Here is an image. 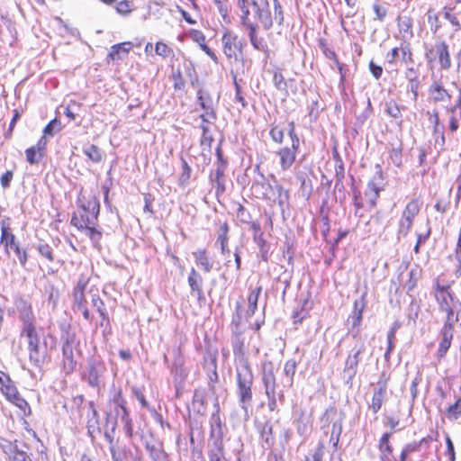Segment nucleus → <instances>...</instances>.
Returning <instances> with one entry per match:
<instances>
[{
	"instance_id": "f257e3e1",
	"label": "nucleus",
	"mask_w": 461,
	"mask_h": 461,
	"mask_svg": "<svg viewBox=\"0 0 461 461\" xmlns=\"http://www.w3.org/2000/svg\"><path fill=\"white\" fill-rule=\"evenodd\" d=\"M81 209L78 213L73 214L71 224L79 230L85 231L86 235H87L95 246H96L102 238L101 231L95 229V221L100 211L98 199L96 197L89 199L81 206Z\"/></svg>"
},
{
	"instance_id": "f03ea898",
	"label": "nucleus",
	"mask_w": 461,
	"mask_h": 461,
	"mask_svg": "<svg viewBox=\"0 0 461 461\" xmlns=\"http://www.w3.org/2000/svg\"><path fill=\"white\" fill-rule=\"evenodd\" d=\"M238 6L241 13L245 14L248 13V8L252 6L255 16L262 24L265 30H269L274 22H276L279 25L284 21V15L282 11V5L277 0L274 2V14L270 10V5L268 0H237Z\"/></svg>"
},
{
	"instance_id": "7ed1b4c3",
	"label": "nucleus",
	"mask_w": 461,
	"mask_h": 461,
	"mask_svg": "<svg viewBox=\"0 0 461 461\" xmlns=\"http://www.w3.org/2000/svg\"><path fill=\"white\" fill-rule=\"evenodd\" d=\"M434 297L439 310L447 314L445 324L461 327V302L449 290V286L437 284Z\"/></svg>"
},
{
	"instance_id": "20e7f679",
	"label": "nucleus",
	"mask_w": 461,
	"mask_h": 461,
	"mask_svg": "<svg viewBox=\"0 0 461 461\" xmlns=\"http://www.w3.org/2000/svg\"><path fill=\"white\" fill-rule=\"evenodd\" d=\"M237 372V385L240 402L242 404V409L247 411V405L250 404L252 401V384L253 374L248 360L244 357H240L236 366Z\"/></svg>"
},
{
	"instance_id": "39448f33",
	"label": "nucleus",
	"mask_w": 461,
	"mask_h": 461,
	"mask_svg": "<svg viewBox=\"0 0 461 461\" xmlns=\"http://www.w3.org/2000/svg\"><path fill=\"white\" fill-rule=\"evenodd\" d=\"M288 135L292 141L291 148L284 147L277 151V155L280 158V167L285 171L289 169L294 164L300 145V140L295 132L294 122L288 123Z\"/></svg>"
},
{
	"instance_id": "423d86ee",
	"label": "nucleus",
	"mask_w": 461,
	"mask_h": 461,
	"mask_svg": "<svg viewBox=\"0 0 461 461\" xmlns=\"http://www.w3.org/2000/svg\"><path fill=\"white\" fill-rule=\"evenodd\" d=\"M420 203L418 199H412L406 205L399 221L398 238L405 237L411 230L413 219L420 212Z\"/></svg>"
},
{
	"instance_id": "0eeeda50",
	"label": "nucleus",
	"mask_w": 461,
	"mask_h": 461,
	"mask_svg": "<svg viewBox=\"0 0 461 461\" xmlns=\"http://www.w3.org/2000/svg\"><path fill=\"white\" fill-rule=\"evenodd\" d=\"M223 52L226 57L230 59L237 60L239 56L241 54L243 44L239 40L238 36L230 32L227 31L224 32L222 39Z\"/></svg>"
},
{
	"instance_id": "6e6552de",
	"label": "nucleus",
	"mask_w": 461,
	"mask_h": 461,
	"mask_svg": "<svg viewBox=\"0 0 461 461\" xmlns=\"http://www.w3.org/2000/svg\"><path fill=\"white\" fill-rule=\"evenodd\" d=\"M437 56L440 68L447 70L451 68V59L448 47L445 41L437 42L433 49L426 52V59L428 62H431L434 57Z\"/></svg>"
},
{
	"instance_id": "1a4fd4ad",
	"label": "nucleus",
	"mask_w": 461,
	"mask_h": 461,
	"mask_svg": "<svg viewBox=\"0 0 461 461\" xmlns=\"http://www.w3.org/2000/svg\"><path fill=\"white\" fill-rule=\"evenodd\" d=\"M113 401L115 405L116 418L120 419L124 424L127 434L131 437L132 435L131 420L129 417L128 411L124 405L125 402L120 391L114 394Z\"/></svg>"
},
{
	"instance_id": "9d476101",
	"label": "nucleus",
	"mask_w": 461,
	"mask_h": 461,
	"mask_svg": "<svg viewBox=\"0 0 461 461\" xmlns=\"http://www.w3.org/2000/svg\"><path fill=\"white\" fill-rule=\"evenodd\" d=\"M241 20L242 23L249 29V37L252 46L258 50L267 51V45L266 41L262 38L258 37L257 25L253 24L249 20V8H248L246 14L241 13Z\"/></svg>"
},
{
	"instance_id": "9b49d317",
	"label": "nucleus",
	"mask_w": 461,
	"mask_h": 461,
	"mask_svg": "<svg viewBox=\"0 0 461 461\" xmlns=\"http://www.w3.org/2000/svg\"><path fill=\"white\" fill-rule=\"evenodd\" d=\"M252 191L258 198L276 201V189L265 180L263 175L260 179L256 180L252 185Z\"/></svg>"
},
{
	"instance_id": "f8f14e48",
	"label": "nucleus",
	"mask_w": 461,
	"mask_h": 461,
	"mask_svg": "<svg viewBox=\"0 0 461 461\" xmlns=\"http://www.w3.org/2000/svg\"><path fill=\"white\" fill-rule=\"evenodd\" d=\"M104 367L101 363L95 360L88 361L87 372L86 375L87 383L93 387H98L100 385V378L104 374Z\"/></svg>"
},
{
	"instance_id": "ddd939ff",
	"label": "nucleus",
	"mask_w": 461,
	"mask_h": 461,
	"mask_svg": "<svg viewBox=\"0 0 461 461\" xmlns=\"http://www.w3.org/2000/svg\"><path fill=\"white\" fill-rule=\"evenodd\" d=\"M14 304L19 313V318L23 324L31 321H35V317L32 310V305L24 298H16Z\"/></svg>"
},
{
	"instance_id": "4468645a",
	"label": "nucleus",
	"mask_w": 461,
	"mask_h": 461,
	"mask_svg": "<svg viewBox=\"0 0 461 461\" xmlns=\"http://www.w3.org/2000/svg\"><path fill=\"white\" fill-rule=\"evenodd\" d=\"M0 243L5 247L7 253L9 249H14L15 247L19 246L16 242L15 236L12 233L8 223L5 220L1 221Z\"/></svg>"
},
{
	"instance_id": "2eb2a0df",
	"label": "nucleus",
	"mask_w": 461,
	"mask_h": 461,
	"mask_svg": "<svg viewBox=\"0 0 461 461\" xmlns=\"http://www.w3.org/2000/svg\"><path fill=\"white\" fill-rule=\"evenodd\" d=\"M365 350V346L362 343L353 355H349L346 360L344 373L349 379H352L357 374V366L359 362V355Z\"/></svg>"
},
{
	"instance_id": "dca6fc26",
	"label": "nucleus",
	"mask_w": 461,
	"mask_h": 461,
	"mask_svg": "<svg viewBox=\"0 0 461 461\" xmlns=\"http://www.w3.org/2000/svg\"><path fill=\"white\" fill-rule=\"evenodd\" d=\"M21 336L27 339L28 348H35L39 346L40 339L37 333L35 321L23 323L21 330Z\"/></svg>"
},
{
	"instance_id": "f3484780",
	"label": "nucleus",
	"mask_w": 461,
	"mask_h": 461,
	"mask_svg": "<svg viewBox=\"0 0 461 461\" xmlns=\"http://www.w3.org/2000/svg\"><path fill=\"white\" fill-rule=\"evenodd\" d=\"M258 429L260 434V438L262 439V447L265 448H269L274 444V437H273V427L272 424L268 421L264 423L257 424Z\"/></svg>"
},
{
	"instance_id": "a211bd4d",
	"label": "nucleus",
	"mask_w": 461,
	"mask_h": 461,
	"mask_svg": "<svg viewBox=\"0 0 461 461\" xmlns=\"http://www.w3.org/2000/svg\"><path fill=\"white\" fill-rule=\"evenodd\" d=\"M454 327L455 325L444 324V327L442 329V339L439 343L438 348V355L440 357H443L447 353L451 345Z\"/></svg>"
},
{
	"instance_id": "6ab92c4d",
	"label": "nucleus",
	"mask_w": 461,
	"mask_h": 461,
	"mask_svg": "<svg viewBox=\"0 0 461 461\" xmlns=\"http://www.w3.org/2000/svg\"><path fill=\"white\" fill-rule=\"evenodd\" d=\"M110 453L112 456L113 461H131L132 457V453L131 449L126 446L116 447L115 445H111L109 447Z\"/></svg>"
},
{
	"instance_id": "aec40b11",
	"label": "nucleus",
	"mask_w": 461,
	"mask_h": 461,
	"mask_svg": "<svg viewBox=\"0 0 461 461\" xmlns=\"http://www.w3.org/2000/svg\"><path fill=\"white\" fill-rule=\"evenodd\" d=\"M187 282L193 294H195L197 296L203 294V278L194 268L191 269Z\"/></svg>"
},
{
	"instance_id": "412c9836",
	"label": "nucleus",
	"mask_w": 461,
	"mask_h": 461,
	"mask_svg": "<svg viewBox=\"0 0 461 461\" xmlns=\"http://www.w3.org/2000/svg\"><path fill=\"white\" fill-rule=\"evenodd\" d=\"M385 393L386 390L384 386H379L378 388L375 389L371 403L369 404V409L373 411V413H377L381 409L384 401Z\"/></svg>"
},
{
	"instance_id": "4be33fe9",
	"label": "nucleus",
	"mask_w": 461,
	"mask_h": 461,
	"mask_svg": "<svg viewBox=\"0 0 461 461\" xmlns=\"http://www.w3.org/2000/svg\"><path fill=\"white\" fill-rule=\"evenodd\" d=\"M209 461H228L225 457V452L222 441L217 439L208 451Z\"/></svg>"
},
{
	"instance_id": "5701e85b",
	"label": "nucleus",
	"mask_w": 461,
	"mask_h": 461,
	"mask_svg": "<svg viewBox=\"0 0 461 461\" xmlns=\"http://www.w3.org/2000/svg\"><path fill=\"white\" fill-rule=\"evenodd\" d=\"M429 95L435 102H447L451 98L448 92L437 82L433 83L429 87Z\"/></svg>"
},
{
	"instance_id": "b1692460",
	"label": "nucleus",
	"mask_w": 461,
	"mask_h": 461,
	"mask_svg": "<svg viewBox=\"0 0 461 461\" xmlns=\"http://www.w3.org/2000/svg\"><path fill=\"white\" fill-rule=\"evenodd\" d=\"M198 99L200 105L205 111L204 113L201 114V118L204 122H212L216 119V115L211 106V102L206 101L203 96V91H198Z\"/></svg>"
},
{
	"instance_id": "393cba45",
	"label": "nucleus",
	"mask_w": 461,
	"mask_h": 461,
	"mask_svg": "<svg viewBox=\"0 0 461 461\" xmlns=\"http://www.w3.org/2000/svg\"><path fill=\"white\" fill-rule=\"evenodd\" d=\"M132 47V43L130 41L115 44L112 47V50L110 51L108 57L114 59H122L124 56H126Z\"/></svg>"
},
{
	"instance_id": "a878e982",
	"label": "nucleus",
	"mask_w": 461,
	"mask_h": 461,
	"mask_svg": "<svg viewBox=\"0 0 461 461\" xmlns=\"http://www.w3.org/2000/svg\"><path fill=\"white\" fill-rule=\"evenodd\" d=\"M146 449L148 450L149 456L153 461H168L167 455L164 451L161 444H146Z\"/></svg>"
},
{
	"instance_id": "bb28decb",
	"label": "nucleus",
	"mask_w": 461,
	"mask_h": 461,
	"mask_svg": "<svg viewBox=\"0 0 461 461\" xmlns=\"http://www.w3.org/2000/svg\"><path fill=\"white\" fill-rule=\"evenodd\" d=\"M194 260L197 266L201 267L204 272H210L212 269V263L210 261L204 249H198L194 252Z\"/></svg>"
},
{
	"instance_id": "cd10ccee",
	"label": "nucleus",
	"mask_w": 461,
	"mask_h": 461,
	"mask_svg": "<svg viewBox=\"0 0 461 461\" xmlns=\"http://www.w3.org/2000/svg\"><path fill=\"white\" fill-rule=\"evenodd\" d=\"M382 188L375 183V178L368 182L365 194L368 198V203L372 207L376 205V200Z\"/></svg>"
},
{
	"instance_id": "c85d7f7f",
	"label": "nucleus",
	"mask_w": 461,
	"mask_h": 461,
	"mask_svg": "<svg viewBox=\"0 0 461 461\" xmlns=\"http://www.w3.org/2000/svg\"><path fill=\"white\" fill-rule=\"evenodd\" d=\"M262 287L257 286L253 290H251L249 298H248V310L247 314L249 316H252L255 314L257 309H258V301L259 298V295L261 294Z\"/></svg>"
},
{
	"instance_id": "c756f323",
	"label": "nucleus",
	"mask_w": 461,
	"mask_h": 461,
	"mask_svg": "<svg viewBox=\"0 0 461 461\" xmlns=\"http://www.w3.org/2000/svg\"><path fill=\"white\" fill-rule=\"evenodd\" d=\"M391 433H384L379 442V449L383 461H391L389 456L392 454V447L389 443Z\"/></svg>"
},
{
	"instance_id": "7c9ffc66",
	"label": "nucleus",
	"mask_w": 461,
	"mask_h": 461,
	"mask_svg": "<svg viewBox=\"0 0 461 461\" xmlns=\"http://www.w3.org/2000/svg\"><path fill=\"white\" fill-rule=\"evenodd\" d=\"M63 357H64V369L67 373H70L74 370L76 366V363L73 359V350L72 348L66 344L63 346Z\"/></svg>"
},
{
	"instance_id": "2f4dec72",
	"label": "nucleus",
	"mask_w": 461,
	"mask_h": 461,
	"mask_svg": "<svg viewBox=\"0 0 461 461\" xmlns=\"http://www.w3.org/2000/svg\"><path fill=\"white\" fill-rule=\"evenodd\" d=\"M263 383L267 397H274L276 391V379L272 371L264 372Z\"/></svg>"
},
{
	"instance_id": "473e14b6",
	"label": "nucleus",
	"mask_w": 461,
	"mask_h": 461,
	"mask_svg": "<svg viewBox=\"0 0 461 461\" xmlns=\"http://www.w3.org/2000/svg\"><path fill=\"white\" fill-rule=\"evenodd\" d=\"M400 56H401L402 60H405L407 56L411 59V53L410 52V50L407 47H402L401 49L393 48L391 50V52L387 53L386 59H387V61L392 64Z\"/></svg>"
},
{
	"instance_id": "72a5a7b5",
	"label": "nucleus",
	"mask_w": 461,
	"mask_h": 461,
	"mask_svg": "<svg viewBox=\"0 0 461 461\" xmlns=\"http://www.w3.org/2000/svg\"><path fill=\"white\" fill-rule=\"evenodd\" d=\"M297 363L294 359H289L285 363L284 366V374L288 378L287 385L289 387L293 386L294 384V376L296 372Z\"/></svg>"
},
{
	"instance_id": "f704fd0d",
	"label": "nucleus",
	"mask_w": 461,
	"mask_h": 461,
	"mask_svg": "<svg viewBox=\"0 0 461 461\" xmlns=\"http://www.w3.org/2000/svg\"><path fill=\"white\" fill-rule=\"evenodd\" d=\"M84 154L93 162L98 163L102 160L103 155L100 149L95 145H90L83 149Z\"/></svg>"
},
{
	"instance_id": "c9c22d12",
	"label": "nucleus",
	"mask_w": 461,
	"mask_h": 461,
	"mask_svg": "<svg viewBox=\"0 0 461 461\" xmlns=\"http://www.w3.org/2000/svg\"><path fill=\"white\" fill-rule=\"evenodd\" d=\"M217 243L221 244V253L224 254L227 250L228 243V225L222 224L218 232Z\"/></svg>"
},
{
	"instance_id": "e433bc0d",
	"label": "nucleus",
	"mask_w": 461,
	"mask_h": 461,
	"mask_svg": "<svg viewBox=\"0 0 461 461\" xmlns=\"http://www.w3.org/2000/svg\"><path fill=\"white\" fill-rule=\"evenodd\" d=\"M26 159L32 164H38L43 158V154L36 149V147H31L25 150Z\"/></svg>"
},
{
	"instance_id": "4c0bfd02",
	"label": "nucleus",
	"mask_w": 461,
	"mask_h": 461,
	"mask_svg": "<svg viewBox=\"0 0 461 461\" xmlns=\"http://www.w3.org/2000/svg\"><path fill=\"white\" fill-rule=\"evenodd\" d=\"M61 129V122L57 119H54L46 125V127L43 130V134L45 136H54L55 134L59 132Z\"/></svg>"
},
{
	"instance_id": "58836bf2",
	"label": "nucleus",
	"mask_w": 461,
	"mask_h": 461,
	"mask_svg": "<svg viewBox=\"0 0 461 461\" xmlns=\"http://www.w3.org/2000/svg\"><path fill=\"white\" fill-rule=\"evenodd\" d=\"M73 297H74V303H75L76 309L82 312V314L86 320H89L90 313L85 305V303H86L85 295L84 294L80 295V297H79L80 299H77V295H73Z\"/></svg>"
},
{
	"instance_id": "ea45409f",
	"label": "nucleus",
	"mask_w": 461,
	"mask_h": 461,
	"mask_svg": "<svg viewBox=\"0 0 461 461\" xmlns=\"http://www.w3.org/2000/svg\"><path fill=\"white\" fill-rule=\"evenodd\" d=\"M385 106V112L390 117L393 119H400L402 117L401 108L394 101L387 102Z\"/></svg>"
},
{
	"instance_id": "a19ab883",
	"label": "nucleus",
	"mask_w": 461,
	"mask_h": 461,
	"mask_svg": "<svg viewBox=\"0 0 461 461\" xmlns=\"http://www.w3.org/2000/svg\"><path fill=\"white\" fill-rule=\"evenodd\" d=\"M6 384H5L1 387V391L9 401H12L13 399H15L19 393L11 379L9 380V383Z\"/></svg>"
},
{
	"instance_id": "79ce46f5",
	"label": "nucleus",
	"mask_w": 461,
	"mask_h": 461,
	"mask_svg": "<svg viewBox=\"0 0 461 461\" xmlns=\"http://www.w3.org/2000/svg\"><path fill=\"white\" fill-rule=\"evenodd\" d=\"M38 251L41 257L45 258L49 262H52L54 260L53 251L49 244L40 242L38 244Z\"/></svg>"
},
{
	"instance_id": "37998d69",
	"label": "nucleus",
	"mask_w": 461,
	"mask_h": 461,
	"mask_svg": "<svg viewBox=\"0 0 461 461\" xmlns=\"http://www.w3.org/2000/svg\"><path fill=\"white\" fill-rule=\"evenodd\" d=\"M155 52L160 57L167 58L173 54V50L166 43L158 41L156 43Z\"/></svg>"
},
{
	"instance_id": "c03bdc74",
	"label": "nucleus",
	"mask_w": 461,
	"mask_h": 461,
	"mask_svg": "<svg viewBox=\"0 0 461 461\" xmlns=\"http://www.w3.org/2000/svg\"><path fill=\"white\" fill-rule=\"evenodd\" d=\"M428 22L430 25V30L434 33H436L440 28V24L438 23V16L433 10H429L427 13Z\"/></svg>"
},
{
	"instance_id": "a18cd8bd",
	"label": "nucleus",
	"mask_w": 461,
	"mask_h": 461,
	"mask_svg": "<svg viewBox=\"0 0 461 461\" xmlns=\"http://www.w3.org/2000/svg\"><path fill=\"white\" fill-rule=\"evenodd\" d=\"M405 77L411 82V91L417 95V88H418V83H417V72L414 68H410L405 72Z\"/></svg>"
},
{
	"instance_id": "49530a36",
	"label": "nucleus",
	"mask_w": 461,
	"mask_h": 461,
	"mask_svg": "<svg viewBox=\"0 0 461 461\" xmlns=\"http://www.w3.org/2000/svg\"><path fill=\"white\" fill-rule=\"evenodd\" d=\"M276 200L278 201L279 205H283L289 199V193L284 189L281 185H276Z\"/></svg>"
},
{
	"instance_id": "de8ad7c7",
	"label": "nucleus",
	"mask_w": 461,
	"mask_h": 461,
	"mask_svg": "<svg viewBox=\"0 0 461 461\" xmlns=\"http://www.w3.org/2000/svg\"><path fill=\"white\" fill-rule=\"evenodd\" d=\"M191 38L193 39L194 41L197 42L200 45L201 49L204 52H206L207 50H210V48L205 44V37L203 34V32H201L199 31H194L191 34Z\"/></svg>"
},
{
	"instance_id": "09e8293b",
	"label": "nucleus",
	"mask_w": 461,
	"mask_h": 461,
	"mask_svg": "<svg viewBox=\"0 0 461 461\" xmlns=\"http://www.w3.org/2000/svg\"><path fill=\"white\" fill-rule=\"evenodd\" d=\"M89 405H90V411L92 413V417L89 418V420L87 421V428H88V431L91 432V429L94 430L98 426V412L94 408V405L92 402H90Z\"/></svg>"
},
{
	"instance_id": "8fccbe9b",
	"label": "nucleus",
	"mask_w": 461,
	"mask_h": 461,
	"mask_svg": "<svg viewBox=\"0 0 461 461\" xmlns=\"http://www.w3.org/2000/svg\"><path fill=\"white\" fill-rule=\"evenodd\" d=\"M273 81L275 86L281 91H286L287 85L283 77V75L279 72H275L273 76Z\"/></svg>"
},
{
	"instance_id": "3c124183",
	"label": "nucleus",
	"mask_w": 461,
	"mask_h": 461,
	"mask_svg": "<svg viewBox=\"0 0 461 461\" xmlns=\"http://www.w3.org/2000/svg\"><path fill=\"white\" fill-rule=\"evenodd\" d=\"M29 358L30 361L32 362L36 366H40L41 358L39 352V346L38 347H29Z\"/></svg>"
},
{
	"instance_id": "603ef678",
	"label": "nucleus",
	"mask_w": 461,
	"mask_h": 461,
	"mask_svg": "<svg viewBox=\"0 0 461 461\" xmlns=\"http://www.w3.org/2000/svg\"><path fill=\"white\" fill-rule=\"evenodd\" d=\"M88 284V279L85 276H81L74 289L73 295H77V299H80V295L84 294V291Z\"/></svg>"
},
{
	"instance_id": "864d4df0",
	"label": "nucleus",
	"mask_w": 461,
	"mask_h": 461,
	"mask_svg": "<svg viewBox=\"0 0 461 461\" xmlns=\"http://www.w3.org/2000/svg\"><path fill=\"white\" fill-rule=\"evenodd\" d=\"M272 140L276 142V143H279L281 144L284 140V136H285V132L284 131L279 128L278 126H275L273 127L271 130H270V132H269Z\"/></svg>"
},
{
	"instance_id": "5fc2aeb1",
	"label": "nucleus",
	"mask_w": 461,
	"mask_h": 461,
	"mask_svg": "<svg viewBox=\"0 0 461 461\" xmlns=\"http://www.w3.org/2000/svg\"><path fill=\"white\" fill-rule=\"evenodd\" d=\"M460 414H461V406L459 405L458 402H456L453 405H450L447 408V415L448 419H452V420L457 419Z\"/></svg>"
},
{
	"instance_id": "6e6d98bb",
	"label": "nucleus",
	"mask_w": 461,
	"mask_h": 461,
	"mask_svg": "<svg viewBox=\"0 0 461 461\" xmlns=\"http://www.w3.org/2000/svg\"><path fill=\"white\" fill-rule=\"evenodd\" d=\"M14 178V172L12 170H8L4 173L0 177V184L4 189H7L11 185V182Z\"/></svg>"
},
{
	"instance_id": "4d7b16f0",
	"label": "nucleus",
	"mask_w": 461,
	"mask_h": 461,
	"mask_svg": "<svg viewBox=\"0 0 461 461\" xmlns=\"http://www.w3.org/2000/svg\"><path fill=\"white\" fill-rule=\"evenodd\" d=\"M116 12L121 15H128L131 12L130 3L126 0L119 2L116 5Z\"/></svg>"
},
{
	"instance_id": "13d9d810",
	"label": "nucleus",
	"mask_w": 461,
	"mask_h": 461,
	"mask_svg": "<svg viewBox=\"0 0 461 461\" xmlns=\"http://www.w3.org/2000/svg\"><path fill=\"white\" fill-rule=\"evenodd\" d=\"M11 461H31L28 460L27 454L23 451L15 448L12 455L8 456Z\"/></svg>"
},
{
	"instance_id": "bf43d9fd",
	"label": "nucleus",
	"mask_w": 461,
	"mask_h": 461,
	"mask_svg": "<svg viewBox=\"0 0 461 461\" xmlns=\"http://www.w3.org/2000/svg\"><path fill=\"white\" fill-rule=\"evenodd\" d=\"M14 404H15L20 410H22L24 413L26 412V410H30L28 402L22 398L20 395H17L15 399H13L10 401Z\"/></svg>"
},
{
	"instance_id": "052dcab7",
	"label": "nucleus",
	"mask_w": 461,
	"mask_h": 461,
	"mask_svg": "<svg viewBox=\"0 0 461 461\" xmlns=\"http://www.w3.org/2000/svg\"><path fill=\"white\" fill-rule=\"evenodd\" d=\"M444 17L450 22V23L455 27V31H459L461 29V25L457 18L450 13V10H446L444 12Z\"/></svg>"
},
{
	"instance_id": "680f3d73",
	"label": "nucleus",
	"mask_w": 461,
	"mask_h": 461,
	"mask_svg": "<svg viewBox=\"0 0 461 461\" xmlns=\"http://www.w3.org/2000/svg\"><path fill=\"white\" fill-rule=\"evenodd\" d=\"M366 293H364L359 300L355 301L354 303V312L363 313V311L366 307Z\"/></svg>"
},
{
	"instance_id": "e2e57ef3",
	"label": "nucleus",
	"mask_w": 461,
	"mask_h": 461,
	"mask_svg": "<svg viewBox=\"0 0 461 461\" xmlns=\"http://www.w3.org/2000/svg\"><path fill=\"white\" fill-rule=\"evenodd\" d=\"M213 2H214V4L217 6L220 14L223 18H226L228 16V14H229V8L225 5L224 0H213Z\"/></svg>"
},
{
	"instance_id": "0e129e2a",
	"label": "nucleus",
	"mask_w": 461,
	"mask_h": 461,
	"mask_svg": "<svg viewBox=\"0 0 461 461\" xmlns=\"http://www.w3.org/2000/svg\"><path fill=\"white\" fill-rule=\"evenodd\" d=\"M13 250L15 252V254H16V256L18 258V260L21 263V265L24 266L26 264V262H27V253H26V251L21 250L19 246L15 247Z\"/></svg>"
},
{
	"instance_id": "69168bd1",
	"label": "nucleus",
	"mask_w": 461,
	"mask_h": 461,
	"mask_svg": "<svg viewBox=\"0 0 461 461\" xmlns=\"http://www.w3.org/2000/svg\"><path fill=\"white\" fill-rule=\"evenodd\" d=\"M324 455V445L323 443H319L313 456H312V461H322V457Z\"/></svg>"
},
{
	"instance_id": "338daca9",
	"label": "nucleus",
	"mask_w": 461,
	"mask_h": 461,
	"mask_svg": "<svg viewBox=\"0 0 461 461\" xmlns=\"http://www.w3.org/2000/svg\"><path fill=\"white\" fill-rule=\"evenodd\" d=\"M400 30L404 32H411V23L409 18L404 17L399 22Z\"/></svg>"
},
{
	"instance_id": "774afa93",
	"label": "nucleus",
	"mask_w": 461,
	"mask_h": 461,
	"mask_svg": "<svg viewBox=\"0 0 461 461\" xmlns=\"http://www.w3.org/2000/svg\"><path fill=\"white\" fill-rule=\"evenodd\" d=\"M369 68H370L371 73L376 79H378L382 76V73H383L382 67L375 64L373 61L370 62Z\"/></svg>"
}]
</instances>
